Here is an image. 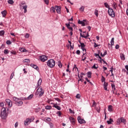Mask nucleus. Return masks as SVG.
<instances>
[{"label":"nucleus","mask_w":128,"mask_h":128,"mask_svg":"<svg viewBox=\"0 0 128 128\" xmlns=\"http://www.w3.org/2000/svg\"><path fill=\"white\" fill-rule=\"evenodd\" d=\"M104 6L105 8H106L108 10L110 8V5H108V2H104Z\"/></svg>","instance_id":"obj_31"},{"label":"nucleus","mask_w":128,"mask_h":128,"mask_svg":"<svg viewBox=\"0 0 128 128\" xmlns=\"http://www.w3.org/2000/svg\"><path fill=\"white\" fill-rule=\"evenodd\" d=\"M66 26L68 28H70V24H66Z\"/></svg>","instance_id":"obj_63"},{"label":"nucleus","mask_w":128,"mask_h":128,"mask_svg":"<svg viewBox=\"0 0 128 128\" xmlns=\"http://www.w3.org/2000/svg\"><path fill=\"white\" fill-rule=\"evenodd\" d=\"M84 52H83V56H82V60L84 61L86 59V57L84 56Z\"/></svg>","instance_id":"obj_51"},{"label":"nucleus","mask_w":128,"mask_h":128,"mask_svg":"<svg viewBox=\"0 0 128 128\" xmlns=\"http://www.w3.org/2000/svg\"><path fill=\"white\" fill-rule=\"evenodd\" d=\"M80 12H84V6H81V7L80 8Z\"/></svg>","instance_id":"obj_36"},{"label":"nucleus","mask_w":128,"mask_h":128,"mask_svg":"<svg viewBox=\"0 0 128 128\" xmlns=\"http://www.w3.org/2000/svg\"><path fill=\"white\" fill-rule=\"evenodd\" d=\"M78 70V67H76V65L74 64V68H73V70Z\"/></svg>","instance_id":"obj_41"},{"label":"nucleus","mask_w":128,"mask_h":128,"mask_svg":"<svg viewBox=\"0 0 128 128\" xmlns=\"http://www.w3.org/2000/svg\"><path fill=\"white\" fill-rule=\"evenodd\" d=\"M1 14H2L3 18H6V14H7L6 10H4L2 11L1 12Z\"/></svg>","instance_id":"obj_20"},{"label":"nucleus","mask_w":128,"mask_h":128,"mask_svg":"<svg viewBox=\"0 0 128 128\" xmlns=\"http://www.w3.org/2000/svg\"><path fill=\"white\" fill-rule=\"evenodd\" d=\"M95 16H98V10H96L94 12Z\"/></svg>","instance_id":"obj_38"},{"label":"nucleus","mask_w":128,"mask_h":128,"mask_svg":"<svg viewBox=\"0 0 128 128\" xmlns=\"http://www.w3.org/2000/svg\"><path fill=\"white\" fill-rule=\"evenodd\" d=\"M4 102H0V106L1 108H4Z\"/></svg>","instance_id":"obj_58"},{"label":"nucleus","mask_w":128,"mask_h":128,"mask_svg":"<svg viewBox=\"0 0 128 128\" xmlns=\"http://www.w3.org/2000/svg\"><path fill=\"white\" fill-rule=\"evenodd\" d=\"M47 66L49 68H54L56 66V61L54 59H50L47 62Z\"/></svg>","instance_id":"obj_2"},{"label":"nucleus","mask_w":128,"mask_h":128,"mask_svg":"<svg viewBox=\"0 0 128 128\" xmlns=\"http://www.w3.org/2000/svg\"><path fill=\"white\" fill-rule=\"evenodd\" d=\"M120 58L122 60H126V57L124 56V54H120Z\"/></svg>","instance_id":"obj_24"},{"label":"nucleus","mask_w":128,"mask_h":128,"mask_svg":"<svg viewBox=\"0 0 128 128\" xmlns=\"http://www.w3.org/2000/svg\"><path fill=\"white\" fill-rule=\"evenodd\" d=\"M34 117H32L31 118H27L24 121V126H28L32 122H34Z\"/></svg>","instance_id":"obj_5"},{"label":"nucleus","mask_w":128,"mask_h":128,"mask_svg":"<svg viewBox=\"0 0 128 128\" xmlns=\"http://www.w3.org/2000/svg\"><path fill=\"white\" fill-rule=\"evenodd\" d=\"M4 31L1 30L0 31V36H4Z\"/></svg>","instance_id":"obj_48"},{"label":"nucleus","mask_w":128,"mask_h":128,"mask_svg":"<svg viewBox=\"0 0 128 128\" xmlns=\"http://www.w3.org/2000/svg\"><path fill=\"white\" fill-rule=\"evenodd\" d=\"M48 124L50 126V128H54V124L52 122H49Z\"/></svg>","instance_id":"obj_42"},{"label":"nucleus","mask_w":128,"mask_h":128,"mask_svg":"<svg viewBox=\"0 0 128 128\" xmlns=\"http://www.w3.org/2000/svg\"><path fill=\"white\" fill-rule=\"evenodd\" d=\"M78 120L79 124H86V120L82 118H80V116H78Z\"/></svg>","instance_id":"obj_10"},{"label":"nucleus","mask_w":128,"mask_h":128,"mask_svg":"<svg viewBox=\"0 0 128 128\" xmlns=\"http://www.w3.org/2000/svg\"><path fill=\"white\" fill-rule=\"evenodd\" d=\"M84 22H86V20H79L78 21V24H82V26H86V23Z\"/></svg>","instance_id":"obj_13"},{"label":"nucleus","mask_w":128,"mask_h":128,"mask_svg":"<svg viewBox=\"0 0 128 128\" xmlns=\"http://www.w3.org/2000/svg\"><path fill=\"white\" fill-rule=\"evenodd\" d=\"M108 14L111 18H114L116 16V14L114 11V10L112 8H109L108 10Z\"/></svg>","instance_id":"obj_6"},{"label":"nucleus","mask_w":128,"mask_h":128,"mask_svg":"<svg viewBox=\"0 0 128 128\" xmlns=\"http://www.w3.org/2000/svg\"><path fill=\"white\" fill-rule=\"evenodd\" d=\"M44 92L42 87H39L36 92V96L39 95L40 96H44Z\"/></svg>","instance_id":"obj_4"},{"label":"nucleus","mask_w":128,"mask_h":128,"mask_svg":"<svg viewBox=\"0 0 128 128\" xmlns=\"http://www.w3.org/2000/svg\"><path fill=\"white\" fill-rule=\"evenodd\" d=\"M112 122H114V120H112V119L110 118L109 120L107 121V124H112Z\"/></svg>","instance_id":"obj_27"},{"label":"nucleus","mask_w":128,"mask_h":128,"mask_svg":"<svg viewBox=\"0 0 128 128\" xmlns=\"http://www.w3.org/2000/svg\"><path fill=\"white\" fill-rule=\"evenodd\" d=\"M69 120L72 124H76V119L72 116H69Z\"/></svg>","instance_id":"obj_11"},{"label":"nucleus","mask_w":128,"mask_h":128,"mask_svg":"<svg viewBox=\"0 0 128 128\" xmlns=\"http://www.w3.org/2000/svg\"><path fill=\"white\" fill-rule=\"evenodd\" d=\"M20 50L21 52H28L24 48H20Z\"/></svg>","instance_id":"obj_28"},{"label":"nucleus","mask_w":128,"mask_h":128,"mask_svg":"<svg viewBox=\"0 0 128 128\" xmlns=\"http://www.w3.org/2000/svg\"><path fill=\"white\" fill-rule=\"evenodd\" d=\"M8 114H6V108H2L1 109V118L2 120H6Z\"/></svg>","instance_id":"obj_1"},{"label":"nucleus","mask_w":128,"mask_h":128,"mask_svg":"<svg viewBox=\"0 0 128 128\" xmlns=\"http://www.w3.org/2000/svg\"><path fill=\"white\" fill-rule=\"evenodd\" d=\"M22 8L23 10H24V13H26V12H28V10H26V8H28V5L25 4L24 6H22Z\"/></svg>","instance_id":"obj_21"},{"label":"nucleus","mask_w":128,"mask_h":128,"mask_svg":"<svg viewBox=\"0 0 128 128\" xmlns=\"http://www.w3.org/2000/svg\"><path fill=\"white\" fill-rule=\"evenodd\" d=\"M86 36L84 34L82 35V33L80 34V36H82V38H88L90 36V35L88 34V32H86Z\"/></svg>","instance_id":"obj_15"},{"label":"nucleus","mask_w":128,"mask_h":128,"mask_svg":"<svg viewBox=\"0 0 128 128\" xmlns=\"http://www.w3.org/2000/svg\"><path fill=\"white\" fill-rule=\"evenodd\" d=\"M44 122H52V119L48 117H46L44 118Z\"/></svg>","instance_id":"obj_26"},{"label":"nucleus","mask_w":128,"mask_h":128,"mask_svg":"<svg viewBox=\"0 0 128 128\" xmlns=\"http://www.w3.org/2000/svg\"><path fill=\"white\" fill-rule=\"evenodd\" d=\"M58 66L59 68H62V63L60 62V61L58 62Z\"/></svg>","instance_id":"obj_45"},{"label":"nucleus","mask_w":128,"mask_h":128,"mask_svg":"<svg viewBox=\"0 0 128 128\" xmlns=\"http://www.w3.org/2000/svg\"><path fill=\"white\" fill-rule=\"evenodd\" d=\"M87 75H88V78H92V72H88Z\"/></svg>","instance_id":"obj_43"},{"label":"nucleus","mask_w":128,"mask_h":128,"mask_svg":"<svg viewBox=\"0 0 128 128\" xmlns=\"http://www.w3.org/2000/svg\"><path fill=\"white\" fill-rule=\"evenodd\" d=\"M98 45L96 44V43L94 42V48H98Z\"/></svg>","instance_id":"obj_64"},{"label":"nucleus","mask_w":128,"mask_h":128,"mask_svg":"<svg viewBox=\"0 0 128 128\" xmlns=\"http://www.w3.org/2000/svg\"><path fill=\"white\" fill-rule=\"evenodd\" d=\"M108 111L110 112H114V107L112 106L109 105L108 106Z\"/></svg>","instance_id":"obj_16"},{"label":"nucleus","mask_w":128,"mask_h":128,"mask_svg":"<svg viewBox=\"0 0 128 128\" xmlns=\"http://www.w3.org/2000/svg\"><path fill=\"white\" fill-rule=\"evenodd\" d=\"M6 44H8V46H10V44H12V42L10 40H8L6 42Z\"/></svg>","instance_id":"obj_50"},{"label":"nucleus","mask_w":128,"mask_h":128,"mask_svg":"<svg viewBox=\"0 0 128 128\" xmlns=\"http://www.w3.org/2000/svg\"><path fill=\"white\" fill-rule=\"evenodd\" d=\"M106 54H107L106 51H105L103 54L102 52H101L100 55L104 57V56L106 55Z\"/></svg>","instance_id":"obj_49"},{"label":"nucleus","mask_w":128,"mask_h":128,"mask_svg":"<svg viewBox=\"0 0 128 128\" xmlns=\"http://www.w3.org/2000/svg\"><path fill=\"white\" fill-rule=\"evenodd\" d=\"M34 98V94H31L28 97L26 98L27 100H30Z\"/></svg>","instance_id":"obj_23"},{"label":"nucleus","mask_w":128,"mask_h":128,"mask_svg":"<svg viewBox=\"0 0 128 128\" xmlns=\"http://www.w3.org/2000/svg\"><path fill=\"white\" fill-rule=\"evenodd\" d=\"M80 44V47H81V48L84 52V55L86 54V48L85 46H86V45L84 44V43H82L80 42H79Z\"/></svg>","instance_id":"obj_8"},{"label":"nucleus","mask_w":128,"mask_h":128,"mask_svg":"<svg viewBox=\"0 0 128 128\" xmlns=\"http://www.w3.org/2000/svg\"><path fill=\"white\" fill-rule=\"evenodd\" d=\"M110 44H111V46H114V38H112L110 40Z\"/></svg>","instance_id":"obj_32"},{"label":"nucleus","mask_w":128,"mask_h":128,"mask_svg":"<svg viewBox=\"0 0 128 128\" xmlns=\"http://www.w3.org/2000/svg\"><path fill=\"white\" fill-rule=\"evenodd\" d=\"M101 82H106V78L102 76Z\"/></svg>","instance_id":"obj_40"},{"label":"nucleus","mask_w":128,"mask_h":128,"mask_svg":"<svg viewBox=\"0 0 128 128\" xmlns=\"http://www.w3.org/2000/svg\"><path fill=\"white\" fill-rule=\"evenodd\" d=\"M24 38H30V34L26 33V34H25Z\"/></svg>","instance_id":"obj_47"},{"label":"nucleus","mask_w":128,"mask_h":128,"mask_svg":"<svg viewBox=\"0 0 128 128\" xmlns=\"http://www.w3.org/2000/svg\"><path fill=\"white\" fill-rule=\"evenodd\" d=\"M113 8L114 10H116V4L113 3Z\"/></svg>","instance_id":"obj_56"},{"label":"nucleus","mask_w":128,"mask_h":128,"mask_svg":"<svg viewBox=\"0 0 128 128\" xmlns=\"http://www.w3.org/2000/svg\"><path fill=\"white\" fill-rule=\"evenodd\" d=\"M121 122H124V124H126V120L124 119V118H121Z\"/></svg>","instance_id":"obj_34"},{"label":"nucleus","mask_w":128,"mask_h":128,"mask_svg":"<svg viewBox=\"0 0 128 128\" xmlns=\"http://www.w3.org/2000/svg\"><path fill=\"white\" fill-rule=\"evenodd\" d=\"M98 68V64H94L93 66H92V68H94L95 70H96Z\"/></svg>","instance_id":"obj_30"},{"label":"nucleus","mask_w":128,"mask_h":128,"mask_svg":"<svg viewBox=\"0 0 128 128\" xmlns=\"http://www.w3.org/2000/svg\"><path fill=\"white\" fill-rule=\"evenodd\" d=\"M51 104L53 105V108H56L58 110H60V106H58V104L52 102Z\"/></svg>","instance_id":"obj_12"},{"label":"nucleus","mask_w":128,"mask_h":128,"mask_svg":"<svg viewBox=\"0 0 128 128\" xmlns=\"http://www.w3.org/2000/svg\"><path fill=\"white\" fill-rule=\"evenodd\" d=\"M50 10L52 12H56V7L52 6L50 8Z\"/></svg>","instance_id":"obj_39"},{"label":"nucleus","mask_w":128,"mask_h":128,"mask_svg":"<svg viewBox=\"0 0 128 128\" xmlns=\"http://www.w3.org/2000/svg\"><path fill=\"white\" fill-rule=\"evenodd\" d=\"M23 62H30V60L28 59H25L23 60Z\"/></svg>","instance_id":"obj_54"},{"label":"nucleus","mask_w":128,"mask_h":128,"mask_svg":"<svg viewBox=\"0 0 128 128\" xmlns=\"http://www.w3.org/2000/svg\"><path fill=\"white\" fill-rule=\"evenodd\" d=\"M14 76V72H13L11 74V75H10V80H12Z\"/></svg>","instance_id":"obj_37"},{"label":"nucleus","mask_w":128,"mask_h":128,"mask_svg":"<svg viewBox=\"0 0 128 128\" xmlns=\"http://www.w3.org/2000/svg\"><path fill=\"white\" fill-rule=\"evenodd\" d=\"M13 100H14L16 104V106H22L24 102L21 101L18 98L16 97H14Z\"/></svg>","instance_id":"obj_3"},{"label":"nucleus","mask_w":128,"mask_h":128,"mask_svg":"<svg viewBox=\"0 0 128 128\" xmlns=\"http://www.w3.org/2000/svg\"><path fill=\"white\" fill-rule=\"evenodd\" d=\"M46 110H50L52 109V106H46L45 107Z\"/></svg>","instance_id":"obj_46"},{"label":"nucleus","mask_w":128,"mask_h":128,"mask_svg":"<svg viewBox=\"0 0 128 128\" xmlns=\"http://www.w3.org/2000/svg\"><path fill=\"white\" fill-rule=\"evenodd\" d=\"M111 86L112 88L113 92H116V85H114V84H112Z\"/></svg>","instance_id":"obj_22"},{"label":"nucleus","mask_w":128,"mask_h":128,"mask_svg":"<svg viewBox=\"0 0 128 128\" xmlns=\"http://www.w3.org/2000/svg\"><path fill=\"white\" fill-rule=\"evenodd\" d=\"M10 54H16V52L14 51V50H12L10 52Z\"/></svg>","instance_id":"obj_55"},{"label":"nucleus","mask_w":128,"mask_h":128,"mask_svg":"<svg viewBox=\"0 0 128 128\" xmlns=\"http://www.w3.org/2000/svg\"><path fill=\"white\" fill-rule=\"evenodd\" d=\"M30 66H32V68H33L36 70H38V66H36L34 64H30Z\"/></svg>","instance_id":"obj_19"},{"label":"nucleus","mask_w":128,"mask_h":128,"mask_svg":"<svg viewBox=\"0 0 128 128\" xmlns=\"http://www.w3.org/2000/svg\"><path fill=\"white\" fill-rule=\"evenodd\" d=\"M78 78L79 80H78V82H82L83 81V80L82 78H80V74L78 73Z\"/></svg>","instance_id":"obj_53"},{"label":"nucleus","mask_w":128,"mask_h":128,"mask_svg":"<svg viewBox=\"0 0 128 128\" xmlns=\"http://www.w3.org/2000/svg\"><path fill=\"white\" fill-rule=\"evenodd\" d=\"M18 126V122H16L14 124V127L16 128Z\"/></svg>","instance_id":"obj_61"},{"label":"nucleus","mask_w":128,"mask_h":128,"mask_svg":"<svg viewBox=\"0 0 128 128\" xmlns=\"http://www.w3.org/2000/svg\"><path fill=\"white\" fill-rule=\"evenodd\" d=\"M77 54H80V50H77L76 52Z\"/></svg>","instance_id":"obj_62"},{"label":"nucleus","mask_w":128,"mask_h":128,"mask_svg":"<svg viewBox=\"0 0 128 128\" xmlns=\"http://www.w3.org/2000/svg\"><path fill=\"white\" fill-rule=\"evenodd\" d=\"M108 83L104 82V90H108Z\"/></svg>","instance_id":"obj_17"},{"label":"nucleus","mask_w":128,"mask_h":128,"mask_svg":"<svg viewBox=\"0 0 128 128\" xmlns=\"http://www.w3.org/2000/svg\"><path fill=\"white\" fill-rule=\"evenodd\" d=\"M48 56H45V55H42L41 56H40V60H41V62H44L46 60H48Z\"/></svg>","instance_id":"obj_9"},{"label":"nucleus","mask_w":128,"mask_h":128,"mask_svg":"<svg viewBox=\"0 0 128 128\" xmlns=\"http://www.w3.org/2000/svg\"><path fill=\"white\" fill-rule=\"evenodd\" d=\"M8 3L9 4H14V0H8Z\"/></svg>","instance_id":"obj_29"},{"label":"nucleus","mask_w":128,"mask_h":128,"mask_svg":"<svg viewBox=\"0 0 128 128\" xmlns=\"http://www.w3.org/2000/svg\"><path fill=\"white\" fill-rule=\"evenodd\" d=\"M117 124L120 125V123L122 122V118H118L116 120Z\"/></svg>","instance_id":"obj_33"},{"label":"nucleus","mask_w":128,"mask_h":128,"mask_svg":"<svg viewBox=\"0 0 128 128\" xmlns=\"http://www.w3.org/2000/svg\"><path fill=\"white\" fill-rule=\"evenodd\" d=\"M57 114L58 116H62V112H60V111H58L57 112Z\"/></svg>","instance_id":"obj_52"},{"label":"nucleus","mask_w":128,"mask_h":128,"mask_svg":"<svg viewBox=\"0 0 128 128\" xmlns=\"http://www.w3.org/2000/svg\"><path fill=\"white\" fill-rule=\"evenodd\" d=\"M55 9L58 14H60V7L58 6H55Z\"/></svg>","instance_id":"obj_14"},{"label":"nucleus","mask_w":128,"mask_h":128,"mask_svg":"<svg viewBox=\"0 0 128 128\" xmlns=\"http://www.w3.org/2000/svg\"><path fill=\"white\" fill-rule=\"evenodd\" d=\"M76 98H80V94H77L76 95Z\"/></svg>","instance_id":"obj_59"},{"label":"nucleus","mask_w":128,"mask_h":128,"mask_svg":"<svg viewBox=\"0 0 128 128\" xmlns=\"http://www.w3.org/2000/svg\"><path fill=\"white\" fill-rule=\"evenodd\" d=\"M20 100H26V98H21L19 99Z\"/></svg>","instance_id":"obj_57"},{"label":"nucleus","mask_w":128,"mask_h":128,"mask_svg":"<svg viewBox=\"0 0 128 128\" xmlns=\"http://www.w3.org/2000/svg\"><path fill=\"white\" fill-rule=\"evenodd\" d=\"M26 2L24 1L22 2L20 4V8H22V6H26Z\"/></svg>","instance_id":"obj_25"},{"label":"nucleus","mask_w":128,"mask_h":128,"mask_svg":"<svg viewBox=\"0 0 128 128\" xmlns=\"http://www.w3.org/2000/svg\"><path fill=\"white\" fill-rule=\"evenodd\" d=\"M69 112H70L72 114H74V110H72L71 108L69 109Z\"/></svg>","instance_id":"obj_44"},{"label":"nucleus","mask_w":128,"mask_h":128,"mask_svg":"<svg viewBox=\"0 0 128 128\" xmlns=\"http://www.w3.org/2000/svg\"><path fill=\"white\" fill-rule=\"evenodd\" d=\"M4 54H10V50H8V49H5L4 50Z\"/></svg>","instance_id":"obj_35"},{"label":"nucleus","mask_w":128,"mask_h":128,"mask_svg":"<svg viewBox=\"0 0 128 128\" xmlns=\"http://www.w3.org/2000/svg\"><path fill=\"white\" fill-rule=\"evenodd\" d=\"M44 0V2H45L46 4H49L48 0Z\"/></svg>","instance_id":"obj_60"},{"label":"nucleus","mask_w":128,"mask_h":128,"mask_svg":"<svg viewBox=\"0 0 128 128\" xmlns=\"http://www.w3.org/2000/svg\"><path fill=\"white\" fill-rule=\"evenodd\" d=\"M5 102L8 106V108H12V100H10L6 99L5 100Z\"/></svg>","instance_id":"obj_7"},{"label":"nucleus","mask_w":128,"mask_h":128,"mask_svg":"<svg viewBox=\"0 0 128 128\" xmlns=\"http://www.w3.org/2000/svg\"><path fill=\"white\" fill-rule=\"evenodd\" d=\"M42 78H40L38 81L36 88H38L42 84Z\"/></svg>","instance_id":"obj_18"}]
</instances>
